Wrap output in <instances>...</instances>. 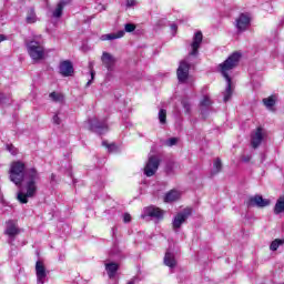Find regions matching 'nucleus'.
<instances>
[{
    "label": "nucleus",
    "instance_id": "obj_1",
    "mask_svg": "<svg viewBox=\"0 0 284 284\" xmlns=\"http://www.w3.org/2000/svg\"><path fill=\"white\" fill-rule=\"evenodd\" d=\"M9 179L17 187H22L23 191L18 192L17 199L19 203H28V199H34L39 190L38 183L41 181L39 171L34 168L26 169V164L21 161L13 162L10 166Z\"/></svg>",
    "mask_w": 284,
    "mask_h": 284
},
{
    "label": "nucleus",
    "instance_id": "obj_2",
    "mask_svg": "<svg viewBox=\"0 0 284 284\" xmlns=\"http://www.w3.org/2000/svg\"><path fill=\"white\" fill-rule=\"evenodd\" d=\"M201 43H203V33L201 31H197L193 37L189 57L185 60H182L178 68L176 74L180 83H185V81H187V78L190 77L191 65L190 57H199V48H201Z\"/></svg>",
    "mask_w": 284,
    "mask_h": 284
},
{
    "label": "nucleus",
    "instance_id": "obj_3",
    "mask_svg": "<svg viewBox=\"0 0 284 284\" xmlns=\"http://www.w3.org/2000/svg\"><path fill=\"white\" fill-rule=\"evenodd\" d=\"M241 61V53L239 51L233 52L223 63L219 65L222 77L226 80V89L224 91V103H227L232 99V78L230 72L239 65Z\"/></svg>",
    "mask_w": 284,
    "mask_h": 284
},
{
    "label": "nucleus",
    "instance_id": "obj_4",
    "mask_svg": "<svg viewBox=\"0 0 284 284\" xmlns=\"http://www.w3.org/2000/svg\"><path fill=\"white\" fill-rule=\"evenodd\" d=\"M26 45L28 54L33 61H41L45 58V48H43V43H41V37L27 40Z\"/></svg>",
    "mask_w": 284,
    "mask_h": 284
},
{
    "label": "nucleus",
    "instance_id": "obj_5",
    "mask_svg": "<svg viewBox=\"0 0 284 284\" xmlns=\"http://www.w3.org/2000/svg\"><path fill=\"white\" fill-rule=\"evenodd\" d=\"M190 216H192V209L191 207H186L183 211L179 212L172 222L173 225V230L176 232L178 230H180L181 225H183V223H185L187 221V219H190Z\"/></svg>",
    "mask_w": 284,
    "mask_h": 284
},
{
    "label": "nucleus",
    "instance_id": "obj_6",
    "mask_svg": "<svg viewBox=\"0 0 284 284\" xmlns=\"http://www.w3.org/2000/svg\"><path fill=\"white\" fill-rule=\"evenodd\" d=\"M165 212L156 206H148L143 210L142 219H153V221H163Z\"/></svg>",
    "mask_w": 284,
    "mask_h": 284
},
{
    "label": "nucleus",
    "instance_id": "obj_7",
    "mask_svg": "<svg viewBox=\"0 0 284 284\" xmlns=\"http://www.w3.org/2000/svg\"><path fill=\"white\" fill-rule=\"evenodd\" d=\"M90 130L95 134H105L108 132V123L105 120L100 121L97 118L89 120Z\"/></svg>",
    "mask_w": 284,
    "mask_h": 284
},
{
    "label": "nucleus",
    "instance_id": "obj_8",
    "mask_svg": "<svg viewBox=\"0 0 284 284\" xmlns=\"http://www.w3.org/2000/svg\"><path fill=\"white\" fill-rule=\"evenodd\" d=\"M159 165H161L159 158L151 155L144 168L145 176H154L156 174V170H159Z\"/></svg>",
    "mask_w": 284,
    "mask_h": 284
},
{
    "label": "nucleus",
    "instance_id": "obj_9",
    "mask_svg": "<svg viewBox=\"0 0 284 284\" xmlns=\"http://www.w3.org/2000/svg\"><path fill=\"white\" fill-rule=\"evenodd\" d=\"M250 23H252V18L247 13H242L240 17L235 20V26L237 32H245L247 28H250Z\"/></svg>",
    "mask_w": 284,
    "mask_h": 284
},
{
    "label": "nucleus",
    "instance_id": "obj_10",
    "mask_svg": "<svg viewBox=\"0 0 284 284\" xmlns=\"http://www.w3.org/2000/svg\"><path fill=\"white\" fill-rule=\"evenodd\" d=\"M246 205L247 207H267L270 200L263 199L261 195H254L246 201Z\"/></svg>",
    "mask_w": 284,
    "mask_h": 284
},
{
    "label": "nucleus",
    "instance_id": "obj_11",
    "mask_svg": "<svg viewBox=\"0 0 284 284\" xmlns=\"http://www.w3.org/2000/svg\"><path fill=\"white\" fill-rule=\"evenodd\" d=\"M101 61L109 72H112L114 70V65H116V58L105 51L102 53Z\"/></svg>",
    "mask_w": 284,
    "mask_h": 284
},
{
    "label": "nucleus",
    "instance_id": "obj_12",
    "mask_svg": "<svg viewBox=\"0 0 284 284\" xmlns=\"http://www.w3.org/2000/svg\"><path fill=\"white\" fill-rule=\"evenodd\" d=\"M36 274H37V283L44 284L45 278H48V272L45 271V265H43V262L38 261L36 263Z\"/></svg>",
    "mask_w": 284,
    "mask_h": 284
},
{
    "label": "nucleus",
    "instance_id": "obj_13",
    "mask_svg": "<svg viewBox=\"0 0 284 284\" xmlns=\"http://www.w3.org/2000/svg\"><path fill=\"white\" fill-rule=\"evenodd\" d=\"M59 69L62 77H72V74H74V67L72 65V62H70V60H64L60 62Z\"/></svg>",
    "mask_w": 284,
    "mask_h": 284
},
{
    "label": "nucleus",
    "instance_id": "obj_14",
    "mask_svg": "<svg viewBox=\"0 0 284 284\" xmlns=\"http://www.w3.org/2000/svg\"><path fill=\"white\" fill-rule=\"evenodd\" d=\"M263 143V129L257 128L251 135V145L256 150Z\"/></svg>",
    "mask_w": 284,
    "mask_h": 284
},
{
    "label": "nucleus",
    "instance_id": "obj_15",
    "mask_svg": "<svg viewBox=\"0 0 284 284\" xmlns=\"http://www.w3.org/2000/svg\"><path fill=\"white\" fill-rule=\"evenodd\" d=\"M104 265L109 278H114L116 276V272H119V264L116 262H106Z\"/></svg>",
    "mask_w": 284,
    "mask_h": 284
},
{
    "label": "nucleus",
    "instance_id": "obj_16",
    "mask_svg": "<svg viewBox=\"0 0 284 284\" xmlns=\"http://www.w3.org/2000/svg\"><path fill=\"white\" fill-rule=\"evenodd\" d=\"M164 265H166V267H171V270L173 267H176V257L174 256V253L170 250H168L164 255Z\"/></svg>",
    "mask_w": 284,
    "mask_h": 284
},
{
    "label": "nucleus",
    "instance_id": "obj_17",
    "mask_svg": "<svg viewBox=\"0 0 284 284\" xmlns=\"http://www.w3.org/2000/svg\"><path fill=\"white\" fill-rule=\"evenodd\" d=\"M123 37H125V31L120 30L116 33L102 34L100 37V40L101 41H114V39H123Z\"/></svg>",
    "mask_w": 284,
    "mask_h": 284
},
{
    "label": "nucleus",
    "instance_id": "obj_18",
    "mask_svg": "<svg viewBox=\"0 0 284 284\" xmlns=\"http://www.w3.org/2000/svg\"><path fill=\"white\" fill-rule=\"evenodd\" d=\"M181 199V192L178 190H171L164 196V203H174V201H179Z\"/></svg>",
    "mask_w": 284,
    "mask_h": 284
},
{
    "label": "nucleus",
    "instance_id": "obj_19",
    "mask_svg": "<svg viewBox=\"0 0 284 284\" xmlns=\"http://www.w3.org/2000/svg\"><path fill=\"white\" fill-rule=\"evenodd\" d=\"M6 234L8 236H17V234H19V227L17 226V222L12 220L7 222Z\"/></svg>",
    "mask_w": 284,
    "mask_h": 284
},
{
    "label": "nucleus",
    "instance_id": "obj_20",
    "mask_svg": "<svg viewBox=\"0 0 284 284\" xmlns=\"http://www.w3.org/2000/svg\"><path fill=\"white\" fill-rule=\"evenodd\" d=\"M71 0H61L60 3H58L55 10L53 11V17L55 19H59L61 14H63V8H65L67 3H70Z\"/></svg>",
    "mask_w": 284,
    "mask_h": 284
},
{
    "label": "nucleus",
    "instance_id": "obj_21",
    "mask_svg": "<svg viewBox=\"0 0 284 284\" xmlns=\"http://www.w3.org/2000/svg\"><path fill=\"white\" fill-rule=\"evenodd\" d=\"M212 99L210 98V95L205 94L202 99V101L200 102V106H201V112L202 115L204 114V110L210 108L212 105Z\"/></svg>",
    "mask_w": 284,
    "mask_h": 284
},
{
    "label": "nucleus",
    "instance_id": "obj_22",
    "mask_svg": "<svg viewBox=\"0 0 284 284\" xmlns=\"http://www.w3.org/2000/svg\"><path fill=\"white\" fill-rule=\"evenodd\" d=\"M284 212V195L280 196L274 206V214H283Z\"/></svg>",
    "mask_w": 284,
    "mask_h": 284
},
{
    "label": "nucleus",
    "instance_id": "obj_23",
    "mask_svg": "<svg viewBox=\"0 0 284 284\" xmlns=\"http://www.w3.org/2000/svg\"><path fill=\"white\" fill-rule=\"evenodd\" d=\"M263 103L266 108L272 109V106L276 104V95L263 99Z\"/></svg>",
    "mask_w": 284,
    "mask_h": 284
},
{
    "label": "nucleus",
    "instance_id": "obj_24",
    "mask_svg": "<svg viewBox=\"0 0 284 284\" xmlns=\"http://www.w3.org/2000/svg\"><path fill=\"white\" fill-rule=\"evenodd\" d=\"M37 22V13H34V9H29L27 13V23H36Z\"/></svg>",
    "mask_w": 284,
    "mask_h": 284
},
{
    "label": "nucleus",
    "instance_id": "obj_25",
    "mask_svg": "<svg viewBox=\"0 0 284 284\" xmlns=\"http://www.w3.org/2000/svg\"><path fill=\"white\" fill-rule=\"evenodd\" d=\"M50 99L54 101V103H63V94L59 92H51L49 94Z\"/></svg>",
    "mask_w": 284,
    "mask_h": 284
},
{
    "label": "nucleus",
    "instance_id": "obj_26",
    "mask_svg": "<svg viewBox=\"0 0 284 284\" xmlns=\"http://www.w3.org/2000/svg\"><path fill=\"white\" fill-rule=\"evenodd\" d=\"M222 168H223V164L221 163V159L217 158L213 163V170H212L211 174H213V175L219 174V172H221Z\"/></svg>",
    "mask_w": 284,
    "mask_h": 284
},
{
    "label": "nucleus",
    "instance_id": "obj_27",
    "mask_svg": "<svg viewBox=\"0 0 284 284\" xmlns=\"http://www.w3.org/2000/svg\"><path fill=\"white\" fill-rule=\"evenodd\" d=\"M283 243H284V240H278V239H276V240H274V241L271 243L270 250H271L272 252H276V250H278V247H281V245H283Z\"/></svg>",
    "mask_w": 284,
    "mask_h": 284
},
{
    "label": "nucleus",
    "instance_id": "obj_28",
    "mask_svg": "<svg viewBox=\"0 0 284 284\" xmlns=\"http://www.w3.org/2000/svg\"><path fill=\"white\" fill-rule=\"evenodd\" d=\"M168 119V111L165 109H161L159 111V121L162 125H165Z\"/></svg>",
    "mask_w": 284,
    "mask_h": 284
},
{
    "label": "nucleus",
    "instance_id": "obj_29",
    "mask_svg": "<svg viewBox=\"0 0 284 284\" xmlns=\"http://www.w3.org/2000/svg\"><path fill=\"white\" fill-rule=\"evenodd\" d=\"M136 30V26L134 23H126L124 26L125 32H134Z\"/></svg>",
    "mask_w": 284,
    "mask_h": 284
},
{
    "label": "nucleus",
    "instance_id": "obj_30",
    "mask_svg": "<svg viewBox=\"0 0 284 284\" xmlns=\"http://www.w3.org/2000/svg\"><path fill=\"white\" fill-rule=\"evenodd\" d=\"M182 105H183L186 114H190V108H191L190 101L189 100H182Z\"/></svg>",
    "mask_w": 284,
    "mask_h": 284
},
{
    "label": "nucleus",
    "instance_id": "obj_31",
    "mask_svg": "<svg viewBox=\"0 0 284 284\" xmlns=\"http://www.w3.org/2000/svg\"><path fill=\"white\" fill-rule=\"evenodd\" d=\"M176 143H179V139L176 138H170L168 141H166V145L169 148H172V145H176Z\"/></svg>",
    "mask_w": 284,
    "mask_h": 284
},
{
    "label": "nucleus",
    "instance_id": "obj_32",
    "mask_svg": "<svg viewBox=\"0 0 284 284\" xmlns=\"http://www.w3.org/2000/svg\"><path fill=\"white\" fill-rule=\"evenodd\" d=\"M7 150L14 156L17 155V148H14V145L9 144L7 145Z\"/></svg>",
    "mask_w": 284,
    "mask_h": 284
},
{
    "label": "nucleus",
    "instance_id": "obj_33",
    "mask_svg": "<svg viewBox=\"0 0 284 284\" xmlns=\"http://www.w3.org/2000/svg\"><path fill=\"white\" fill-rule=\"evenodd\" d=\"M102 145H104V148H108L109 152H112L114 148H116L114 144H108V142H102Z\"/></svg>",
    "mask_w": 284,
    "mask_h": 284
},
{
    "label": "nucleus",
    "instance_id": "obj_34",
    "mask_svg": "<svg viewBox=\"0 0 284 284\" xmlns=\"http://www.w3.org/2000/svg\"><path fill=\"white\" fill-rule=\"evenodd\" d=\"M136 6V0H126V8H134Z\"/></svg>",
    "mask_w": 284,
    "mask_h": 284
},
{
    "label": "nucleus",
    "instance_id": "obj_35",
    "mask_svg": "<svg viewBox=\"0 0 284 284\" xmlns=\"http://www.w3.org/2000/svg\"><path fill=\"white\" fill-rule=\"evenodd\" d=\"M53 123L55 125H61V118H59V114L53 115Z\"/></svg>",
    "mask_w": 284,
    "mask_h": 284
},
{
    "label": "nucleus",
    "instance_id": "obj_36",
    "mask_svg": "<svg viewBox=\"0 0 284 284\" xmlns=\"http://www.w3.org/2000/svg\"><path fill=\"white\" fill-rule=\"evenodd\" d=\"M123 221H124V223H130L132 221V216L130 215V213L124 214Z\"/></svg>",
    "mask_w": 284,
    "mask_h": 284
},
{
    "label": "nucleus",
    "instance_id": "obj_37",
    "mask_svg": "<svg viewBox=\"0 0 284 284\" xmlns=\"http://www.w3.org/2000/svg\"><path fill=\"white\" fill-rule=\"evenodd\" d=\"M94 80V71L91 70V80L87 82V88H90L92 85V81Z\"/></svg>",
    "mask_w": 284,
    "mask_h": 284
},
{
    "label": "nucleus",
    "instance_id": "obj_38",
    "mask_svg": "<svg viewBox=\"0 0 284 284\" xmlns=\"http://www.w3.org/2000/svg\"><path fill=\"white\" fill-rule=\"evenodd\" d=\"M174 168V164H168L166 165V172H168V174H172V169Z\"/></svg>",
    "mask_w": 284,
    "mask_h": 284
},
{
    "label": "nucleus",
    "instance_id": "obj_39",
    "mask_svg": "<svg viewBox=\"0 0 284 284\" xmlns=\"http://www.w3.org/2000/svg\"><path fill=\"white\" fill-rule=\"evenodd\" d=\"M0 103L3 104L6 103V95L0 92Z\"/></svg>",
    "mask_w": 284,
    "mask_h": 284
},
{
    "label": "nucleus",
    "instance_id": "obj_40",
    "mask_svg": "<svg viewBox=\"0 0 284 284\" xmlns=\"http://www.w3.org/2000/svg\"><path fill=\"white\" fill-rule=\"evenodd\" d=\"M178 28H179V27H176V24H171V30H172V32H176Z\"/></svg>",
    "mask_w": 284,
    "mask_h": 284
},
{
    "label": "nucleus",
    "instance_id": "obj_41",
    "mask_svg": "<svg viewBox=\"0 0 284 284\" xmlns=\"http://www.w3.org/2000/svg\"><path fill=\"white\" fill-rule=\"evenodd\" d=\"M250 159H251L250 156H243L242 161H244V163H247V162H250Z\"/></svg>",
    "mask_w": 284,
    "mask_h": 284
},
{
    "label": "nucleus",
    "instance_id": "obj_42",
    "mask_svg": "<svg viewBox=\"0 0 284 284\" xmlns=\"http://www.w3.org/2000/svg\"><path fill=\"white\" fill-rule=\"evenodd\" d=\"M1 41H6V36L0 34V43H1Z\"/></svg>",
    "mask_w": 284,
    "mask_h": 284
},
{
    "label": "nucleus",
    "instance_id": "obj_43",
    "mask_svg": "<svg viewBox=\"0 0 284 284\" xmlns=\"http://www.w3.org/2000/svg\"><path fill=\"white\" fill-rule=\"evenodd\" d=\"M54 179H57V175L51 174V181H54Z\"/></svg>",
    "mask_w": 284,
    "mask_h": 284
}]
</instances>
